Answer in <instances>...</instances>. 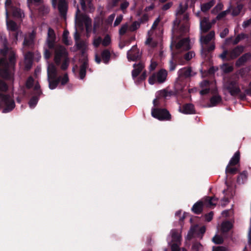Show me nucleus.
Wrapping results in <instances>:
<instances>
[{
    "label": "nucleus",
    "instance_id": "1",
    "mask_svg": "<svg viewBox=\"0 0 251 251\" xmlns=\"http://www.w3.org/2000/svg\"><path fill=\"white\" fill-rule=\"evenodd\" d=\"M170 48L172 50L173 58L181 65H184L186 61L190 60L195 56V53L192 51L186 52L184 55L183 58L180 57L179 55L182 50L187 51L190 49L189 38L181 39L178 42L175 40H172Z\"/></svg>",
    "mask_w": 251,
    "mask_h": 251
},
{
    "label": "nucleus",
    "instance_id": "2",
    "mask_svg": "<svg viewBox=\"0 0 251 251\" xmlns=\"http://www.w3.org/2000/svg\"><path fill=\"white\" fill-rule=\"evenodd\" d=\"M16 62V57L14 54H11L9 57L8 60L5 58H0V76L7 80L9 83L14 81L13 74L9 70L10 68H13Z\"/></svg>",
    "mask_w": 251,
    "mask_h": 251
},
{
    "label": "nucleus",
    "instance_id": "3",
    "mask_svg": "<svg viewBox=\"0 0 251 251\" xmlns=\"http://www.w3.org/2000/svg\"><path fill=\"white\" fill-rule=\"evenodd\" d=\"M8 89L7 83L2 80L0 79V91L6 92ZM15 104L14 100L9 95H5L0 93V107H5L4 112L11 111L15 107Z\"/></svg>",
    "mask_w": 251,
    "mask_h": 251
},
{
    "label": "nucleus",
    "instance_id": "4",
    "mask_svg": "<svg viewBox=\"0 0 251 251\" xmlns=\"http://www.w3.org/2000/svg\"><path fill=\"white\" fill-rule=\"evenodd\" d=\"M224 87L231 96L236 97L238 96L239 98L242 100L246 99V94L241 93L238 80L229 79L227 80L224 84Z\"/></svg>",
    "mask_w": 251,
    "mask_h": 251
},
{
    "label": "nucleus",
    "instance_id": "5",
    "mask_svg": "<svg viewBox=\"0 0 251 251\" xmlns=\"http://www.w3.org/2000/svg\"><path fill=\"white\" fill-rule=\"evenodd\" d=\"M55 42L56 35L55 32L52 28L49 27L47 38L46 41V46L44 47V57L46 60L50 58L52 52L50 50V49H53L55 48Z\"/></svg>",
    "mask_w": 251,
    "mask_h": 251
},
{
    "label": "nucleus",
    "instance_id": "6",
    "mask_svg": "<svg viewBox=\"0 0 251 251\" xmlns=\"http://www.w3.org/2000/svg\"><path fill=\"white\" fill-rule=\"evenodd\" d=\"M75 25L80 29H83L85 25L87 32L91 30V19L86 14L81 13L78 5L75 15Z\"/></svg>",
    "mask_w": 251,
    "mask_h": 251
},
{
    "label": "nucleus",
    "instance_id": "7",
    "mask_svg": "<svg viewBox=\"0 0 251 251\" xmlns=\"http://www.w3.org/2000/svg\"><path fill=\"white\" fill-rule=\"evenodd\" d=\"M244 49L245 47L243 46H237L229 50L225 49L222 53L220 55V57L223 61H229L234 59L240 55L244 51Z\"/></svg>",
    "mask_w": 251,
    "mask_h": 251
},
{
    "label": "nucleus",
    "instance_id": "8",
    "mask_svg": "<svg viewBox=\"0 0 251 251\" xmlns=\"http://www.w3.org/2000/svg\"><path fill=\"white\" fill-rule=\"evenodd\" d=\"M29 95L31 97L28 101V105L30 108H34L37 105L40 96L43 95L38 82L35 83L32 90L29 92Z\"/></svg>",
    "mask_w": 251,
    "mask_h": 251
},
{
    "label": "nucleus",
    "instance_id": "9",
    "mask_svg": "<svg viewBox=\"0 0 251 251\" xmlns=\"http://www.w3.org/2000/svg\"><path fill=\"white\" fill-rule=\"evenodd\" d=\"M168 73L167 71L161 69L156 73H153L149 78V83L153 85L155 83L161 84L164 82L166 79Z\"/></svg>",
    "mask_w": 251,
    "mask_h": 251
},
{
    "label": "nucleus",
    "instance_id": "10",
    "mask_svg": "<svg viewBox=\"0 0 251 251\" xmlns=\"http://www.w3.org/2000/svg\"><path fill=\"white\" fill-rule=\"evenodd\" d=\"M151 115L159 121H170L172 118L169 111L165 108H152Z\"/></svg>",
    "mask_w": 251,
    "mask_h": 251
},
{
    "label": "nucleus",
    "instance_id": "11",
    "mask_svg": "<svg viewBox=\"0 0 251 251\" xmlns=\"http://www.w3.org/2000/svg\"><path fill=\"white\" fill-rule=\"evenodd\" d=\"M50 50H54V61L56 65L61 64V60L68 57V52L62 46L55 45V48Z\"/></svg>",
    "mask_w": 251,
    "mask_h": 251
},
{
    "label": "nucleus",
    "instance_id": "12",
    "mask_svg": "<svg viewBox=\"0 0 251 251\" xmlns=\"http://www.w3.org/2000/svg\"><path fill=\"white\" fill-rule=\"evenodd\" d=\"M206 230L205 227H200L198 225H194L191 227L187 235L188 238L191 239L193 237H201Z\"/></svg>",
    "mask_w": 251,
    "mask_h": 251
},
{
    "label": "nucleus",
    "instance_id": "13",
    "mask_svg": "<svg viewBox=\"0 0 251 251\" xmlns=\"http://www.w3.org/2000/svg\"><path fill=\"white\" fill-rule=\"evenodd\" d=\"M188 30L189 28L187 24H181L179 22L173 31V37L179 38V37L184 36L188 31Z\"/></svg>",
    "mask_w": 251,
    "mask_h": 251
},
{
    "label": "nucleus",
    "instance_id": "14",
    "mask_svg": "<svg viewBox=\"0 0 251 251\" xmlns=\"http://www.w3.org/2000/svg\"><path fill=\"white\" fill-rule=\"evenodd\" d=\"M141 57V53L136 45L133 46L127 52V58L129 61H136Z\"/></svg>",
    "mask_w": 251,
    "mask_h": 251
},
{
    "label": "nucleus",
    "instance_id": "15",
    "mask_svg": "<svg viewBox=\"0 0 251 251\" xmlns=\"http://www.w3.org/2000/svg\"><path fill=\"white\" fill-rule=\"evenodd\" d=\"M6 25L8 30L14 32L12 34V36L13 38V40L16 41L18 40V25L17 23L13 20H9L8 18H6Z\"/></svg>",
    "mask_w": 251,
    "mask_h": 251
},
{
    "label": "nucleus",
    "instance_id": "16",
    "mask_svg": "<svg viewBox=\"0 0 251 251\" xmlns=\"http://www.w3.org/2000/svg\"><path fill=\"white\" fill-rule=\"evenodd\" d=\"M133 67L134 69L132 71V77L135 81L139 75L144 69L145 65L142 61H140L138 63H134L133 65Z\"/></svg>",
    "mask_w": 251,
    "mask_h": 251
},
{
    "label": "nucleus",
    "instance_id": "17",
    "mask_svg": "<svg viewBox=\"0 0 251 251\" xmlns=\"http://www.w3.org/2000/svg\"><path fill=\"white\" fill-rule=\"evenodd\" d=\"M179 111L184 114H196V110L194 104L188 103L180 106Z\"/></svg>",
    "mask_w": 251,
    "mask_h": 251
},
{
    "label": "nucleus",
    "instance_id": "18",
    "mask_svg": "<svg viewBox=\"0 0 251 251\" xmlns=\"http://www.w3.org/2000/svg\"><path fill=\"white\" fill-rule=\"evenodd\" d=\"M251 58V53L247 52L240 56L236 61L235 66L237 67H240L243 66L245 63Z\"/></svg>",
    "mask_w": 251,
    "mask_h": 251
},
{
    "label": "nucleus",
    "instance_id": "19",
    "mask_svg": "<svg viewBox=\"0 0 251 251\" xmlns=\"http://www.w3.org/2000/svg\"><path fill=\"white\" fill-rule=\"evenodd\" d=\"M178 76L180 79L190 77L192 75V70L190 67H184L178 72Z\"/></svg>",
    "mask_w": 251,
    "mask_h": 251
},
{
    "label": "nucleus",
    "instance_id": "20",
    "mask_svg": "<svg viewBox=\"0 0 251 251\" xmlns=\"http://www.w3.org/2000/svg\"><path fill=\"white\" fill-rule=\"evenodd\" d=\"M58 9L62 17H64L66 16L68 6L65 0H59L58 4Z\"/></svg>",
    "mask_w": 251,
    "mask_h": 251
},
{
    "label": "nucleus",
    "instance_id": "21",
    "mask_svg": "<svg viewBox=\"0 0 251 251\" xmlns=\"http://www.w3.org/2000/svg\"><path fill=\"white\" fill-rule=\"evenodd\" d=\"M205 47H202L201 50V54L203 57H208L209 53L214 50L215 48V44L212 43L210 45H206Z\"/></svg>",
    "mask_w": 251,
    "mask_h": 251
},
{
    "label": "nucleus",
    "instance_id": "22",
    "mask_svg": "<svg viewBox=\"0 0 251 251\" xmlns=\"http://www.w3.org/2000/svg\"><path fill=\"white\" fill-rule=\"evenodd\" d=\"M48 78L54 79L57 77V70L53 64H50L48 67Z\"/></svg>",
    "mask_w": 251,
    "mask_h": 251
},
{
    "label": "nucleus",
    "instance_id": "23",
    "mask_svg": "<svg viewBox=\"0 0 251 251\" xmlns=\"http://www.w3.org/2000/svg\"><path fill=\"white\" fill-rule=\"evenodd\" d=\"M88 60L86 58H84L83 62L80 67L79 75L80 79H83L86 76V68L88 67Z\"/></svg>",
    "mask_w": 251,
    "mask_h": 251
},
{
    "label": "nucleus",
    "instance_id": "24",
    "mask_svg": "<svg viewBox=\"0 0 251 251\" xmlns=\"http://www.w3.org/2000/svg\"><path fill=\"white\" fill-rule=\"evenodd\" d=\"M203 201H200L196 202L191 208L192 211L196 214H201L203 210Z\"/></svg>",
    "mask_w": 251,
    "mask_h": 251
},
{
    "label": "nucleus",
    "instance_id": "25",
    "mask_svg": "<svg viewBox=\"0 0 251 251\" xmlns=\"http://www.w3.org/2000/svg\"><path fill=\"white\" fill-rule=\"evenodd\" d=\"M211 27L210 23L208 22V19L204 17L200 23V28L202 32H206Z\"/></svg>",
    "mask_w": 251,
    "mask_h": 251
},
{
    "label": "nucleus",
    "instance_id": "26",
    "mask_svg": "<svg viewBox=\"0 0 251 251\" xmlns=\"http://www.w3.org/2000/svg\"><path fill=\"white\" fill-rule=\"evenodd\" d=\"M218 201V199L214 197H206L203 202V206L205 205L206 206L210 207L212 206H215L216 203L215 202Z\"/></svg>",
    "mask_w": 251,
    "mask_h": 251
},
{
    "label": "nucleus",
    "instance_id": "27",
    "mask_svg": "<svg viewBox=\"0 0 251 251\" xmlns=\"http://www.w3.org/2000/svg\"><path fill=\"white\" fill-rule=\"evenodd\" d=\"M115 17V14H111L104 22H103V28L104 30H107L109 27L112 25Z\"/></svg>",
    "mask_w": 251,
    "mask_h": 251
},
{
    "label": "nucleus",
    "instance_id": "28",
    "mask_svg": "<svg viewBox=\"0 0 251 251\" xmlns=\"http://www.w3.org/2000/svg\"><path fill=\"white\" fill-rule=\"evenodd\" d=\"M240 160V152L239 151H238L235 152L233 156L230 159L228 164L231 166H236L239 163Z\"/></svg>",
    "mask_w": 251,
    "mask_h": 251
},
{
    "label": "nucleus",
    "instance_id": "29",
    "mask_svg": "<svg viewBox=\"0 0 251 251\" xmlns=\"http://www.w3.org/2000/svg\"><path fill=\"white\" fill-rule=\"evenodd\" d=\"M215 32L214 31H210L206 36H201V43L207 45L208 43L214 37Z\"/></svg>",
    "mask_w": 251,
    "mask_h": 251
},
{
    "label": "nucleus",
    "instance_id": "30",
    "mask_svg": "<svg viewBox=\"0 0 251 251\" xmlns=\"http://www.w3.org/2000/svg\"><path fill=\"white\" fill-rule=\"evenodd\" d=\"M231 165H229V164H228L226 167L225 171V173L226 174V179H227L229 175H234L237 174L239 171L237 168L231 167Z\"/></svg>",
    "mask_w": 251,
    "mask_h": 251
},
{
    "label": "nucleus",
    "instance_id": "31",
    "mask_svg": "<svg viewBox=\"0 0 251 251\" xmlns=\"http://www.w3.org/2000/svg\"><path fill=\"white\" fill-rule=\"evenodd\" d=\"M49 81V87L50 89H54L56 88L60 83V77H56V78L54 79H49L48 78Z\"/></svg>",
    "mask_w": 251,
    "mask_h": 251
},
{
    "label": "nucleus",
    "instance_id": "32",
    "mask_svg": "<svg viewBox=\"0 0 251 251\" xmlns=\"http://www.w3.org/2000/svg\"><path fill=\"white\" fill-rule=\"evenodd\" d=\"M222 100L221 96L219 94H215L213 95L210 99V102L211 106H215L218 104L220 103Z\"/></svg>",
    "mask_w": 251,
    "mask_h": 251
},
{
    "label": "nucleus",
    "instance_id": "33",
    "mask_svg": "<svg viewBox=\"0 0 251 251\" xmlns=\"http://www.w3.org/2000/svg\"><path fill=\"white\" fill-rule=\"evenodd\" d=\"M9 13H11L12 16L17 18H21L23 13L21 12L20 8L14 6L9 10Z\"/></svg>",
    "mask_w": 251,
    "mask_h": 251
},
{
    "label": "nucleus",
    "instance_id": "34",
    "mask_svg": "<svg viewBox=\"0 0 251 251\" xmlns=\"http://www.w3.org/2000/svg\"><path fill=\"white\" fill-rule=\"evenodd\" d=\"M110 56V52L108 49L104 50L101 53V59L105 64H107L109 62Z\"/></svg>",
    "mask_w": 251,
    "mask_h": 251
},
{
    "label": "nucleus",
    "instance_id": "35",
    "mask_svg": "<svg viewBox=\"0 0 251 251\" xmlns=\"http://www.w3.org/2000/svg\"><path fill=\"white\" fill-rule=\"evenodd\" d=\"M232 227V225L229 221L223 222L221 225V231L223 233H226Z\"/></svg>",
    "mask_w": 251,
    "mask_h": 251
},
{
    "label": "nucleus",
    "instance_id": "36",
    "mask_svg": "<svg viewBox=\"0 0 251 251\" xmlns=\"http://www.w3.org/2000/svg\"><path fill=\"white\" fill-rule=\"evenodd\" d=\"M215 4V1L211 0L210 1L201 5V10L202 12H205L208 11Z\"/></svg>",
    "mask_w": 251,
    "mask_h": 251
},
{
    "label": "nucleus",
    "instance_id": "37",
    "mask_svg": "<svg viewBox=\"0 0 251 251\" xmlns=\"http://www.w3.org/2000/svg\"><path fill=\"white\" fill-rule=\"evenodd\" d=\"M172 92H169L165 89H163L159 91L156 96L162 100L163 101H164L165 99H166L167 97L170 96Z\"/></svg>",
    "mask_w": 251,
    "mask_h": 251
},
{
    "label": "nucleus",
    "instance_id": "38",
    "mask_svg": "<svg viewBox=\"0 0 251 251\" xmlns=\"http://www.w3.org/2000/svg\"><path fill=\"white\" fill-rule=\"evenodd\" d=\"M12 0H6L5 2L6 18H9V10L14 7Z\"/></svg>",
    "mask_w": 251,
    "mask_h": 251
},
{
    "label": "nucleus",
    "instance_id": "39",
    "mask_svg": "<svg viewBox=\"0 0 251 251\" xmlns=\"http://www.w3.org/2000/svg\"><path fill=\"white\" fill-rule=\"evenodd\" d=\"M221 69L225 74L231 73L233 70V67L228 63H224L221 67Z\"/></svg>",
    "mask_w": 251,
    "mask_h": 251
},
{
    "label": "nucleus",
    "instance_id": "40",
    "mask_svg": "<svg viewBox=\"0 0 251 251\" xmlns=\"http://www.w3.org/2000/svg\"><path fill=\"white\" fill-rule=\"evenodd\" d=\"M3 49L0 50V52L3 56H6L8 51V42L5 37L3 42Z\"/></svg>",
    "mask_w": 251,
    "mask_h": 251
},
{
    "label": "nucleus",
    "instance_id": "41",
    "mask_svg": "<svg viewBox=\"0 0 251 251\" xmlns=\"http://www.w3.org/2000/svg\"><path fill=\"white\" fill-rule=\"evenodd\" d=\"M248 172L247 171H244L240 173L237 177V182L239 184L243 183L245 180L247 178Z\"/></svg>",
    "mask_w": 251,
    "mask_h": 251
},
{
    "label": "nucleus",
    "instance_id": "42",
    "mask_svg": "<svg viewBox=\"0 0 251 251\" xmlns=\"http://www.w3.org/2000/svg\"><path fill=\"white\" fill-rule=\"evenodd\" d=\"M50 11V8L48 6L41 5L38 8V12L40 15H45L47 14Z\"/></svg>",
    "mask_w": 251,
    "mask_h": 251
},
{
    "label": "nucleus",
    "instance_id": "43",
    "mask_svg": "<svg viewBox=\"0 0 251 251\" xmlns=\"http://www.w3.org/2000/svg\"><path fill=\"white\" fill-rule=\"evenodd\" d=\"M34 82V79L32 76H29L25 82V87L27 89H30L33 86Z\"/></svg>",
    "mask_w": 251,
    "mask_h": 251
},
{
    "label": "nucleus",
    "instance_id": "44",
    "mask_svg": "<svg viewBox=\"0 0 251 251\" xmlns=\"http://www.w3.org/2000/svg\"><path fill=\"white\" fill-rule=\"evenodd\" d=\"M101 25H103V20L100 19H98L97 20H95L93 25V32L95 33L98 28H99Z\"/></svg>",
    "mask_w": 251,
    "mask_h": 251
},
{
    "label": "nucleus",
    "instance_id": "45",
    "mask_svg": "<svg viewBox=\"0 0 251 251\" xmlns=\"http://www.w3.org/2000/svg\"><path fill=\"white\" fill-rule=\"evenodd\" d=\"M247 37V35L244 33H241L238 34L235 39L233 41V44L236 45L241 40L244 39Z\"/></svg>",
    "mask_w": 251,
    "mask_h": 251
},
{
    "label": "nucleus",
    "instance_id": "46",
    "mask_svg": "<svg viewBox=\"0 0 251 251\" xmlns=\"http://www.w3.org/2000/svg\"><path fill=\"white\" fill-rule=\"evenodd\" d=\"M243 9V5L242 4H238L237 6L234 8L232 11V15L233 16H238L241 12Z\"/></svg>",
    "mask_w": 251,
    "mask_h": 251
},
{
    "label": "nucleus",
    "instance_id": "47",
    "mask_svg": "<svg viewBox=\"0 0 251 251\" xmlns=\"http://www.w3.org/2000/svg\"><path fill=\"white\" fill-rule=\"evenodd\" d=\"M63 62L61 65V70L65 71L66 70L69 65L70 60L69 57H67L64 59H62Z\"/></svg>",
    "mask_w": 251,
    "mask_h": 251
},
{
    "label": "nucleus",
    "instance_id": "48",
    "mask_svg": "<svg viewBox=\"0 0 251 251\" xmlns=\"http://www.w3.org/2000/svg\"><path fill=\"white\" fill-rule=\"evenodd\" d=\"M33 42V39L31 35H30L28 38H25L23 45L25 46L29 47L32 44Z\"/></svg>",
    "mask_w": 251,
    "mask_h": 251
},
{
    "label": "nucleus",
    "instance_id": "49",
    "mask_svg": "<svg viewBox=\"0 0 251 251\" xmlns=\"http://www.w3.org/2000/svg\"><path fill=\"white\" fill-rule=\"evenodd\" d=\"M147 71L146 70H144L142 73V74L137 78L135 81L138 83H140L142 81L145 80L147 77Z\"/></svg>",
    "mask_w": 251,
    "mask_h": 251
},
{
    "label": "nucleus",
    "instance_id": "50",
    "mask_svg": "<svg viewBox=\"0 0 251 251\" xmlns=\"http://www.w3.org/2000/svg\"><path fill=\"white\" fill-rule=\"evenodd\" d=\"M127 29H128V25L127 24L122 25L119 31L120 35H124L126 33Z\"/></svg>",
    "mask_w": 251,
    "mask_h": 251
},
{
    "label": "nucleus",
    "instance_id": "51",
    "mask_svg": "<svg viewBox=\"0 0 251 251\" xmlns=\"http://www.w3.org/2000/svg\"><path fill=\"white\" fill-rule=\"evenodd\" d=\"M212 241L216 244H221L224 242L223 239L218 235H216L213 237Z\"/></svg>",
    "mask_w": 251,
    "mask_h": 251
},
{
    "label": "nucleus",
    "instance_id": "52",
    "mask_svg": "<svg viewBox=\"0 0 251 251\" xmlns=\"http://www.w3.org/2000/svg\"><path fill=\"white\" fill-rule=\"evenodd\" d=\"M111 43V38L109 35H106L101 41L102 45L104 47L108 46Z\"/></svg>",
    "mask_w": 251,
    "mask_h": 251
},
{
    "label": "nucleus",
    "instance_id": "53",
    "mask_svg": "<svg viewBox=\"0 0 251 251\" xmlns=\"http://www.w3.org/2000/svg\"><path fill=\"white\" fill-rule=\"evenodd\" d=\"M140 26V24L137 22H134L129 26L128 30L130 31H134L137 30Z\"/></svg>",
    "mask_w": 251,
    "mask_h": 251
},
{
    "label": "nucleus",
    "instance_id": "54",
    "mask_svg": "<svg viewBox=\"0 0 251 251\" xmlns=\"http://www.w3.org/2000/svg\"><path fill=\"white\" fill-rule=\"evenodd\" d=\"M76 48L78 50H81V53L82 55H83L85 52L84 50V44L82 42H76L75 43Z\"/></svg>",
    "mask_w": 251,
    "mask_h": 251
},
{
    "label": "nucleus",
    "instance_id": "55",
    "mask_svg": "<svg viewBox=\"0 0 251 251\" xmlns=\"http://www.w3.org/2000/svg\"><path fill=\"white\" fill-rule=\"evenodd\" d=\"M68 35L69 32L67 30L64 31L62 36V40L63 43L66 45H70L69 41L68 40Z\"/></svg>",
    "mask_w": 251,
    "mask_h": 251
},
{
    "label": "nucleus",
    "instance_id": "56",
    "mask_svg": "<svg viewBox=\"0 0 251 251\" xmlns=\"http://www.w3.org/2000/svg\"><path fill=\"white\" fill-rule=\"evenodd\" d=\"M163 101L162 100L159 98L157 96H156V99H155L153 100V104L154 105V106L156 107V108H158V107H160L162 106L161 102Z\"/></svg>",
    "mask_w": 251,
    "mask_h": 251
},
{
    "label": "nucleus",
    "instance_id": "57",
    "mask_svg": "<svg viewBox=\"0 0 251 251\" xmlns=\"http://www.w3.org/2000/svg\"><path fill=\"white\" fill-rule=\"evenodd\" d=\"M229 10H226L220 13L216 17V19L218 20H220L225 17L226 15L229 13Z\"/></svg>",
    "mask_w": 251,
    "mask_h": 251
},
{
    "label": "nucleus",
    "instance_id": "58",
    "mask_svg": "<svg viewBox=\"0 0 251 251\" xmlns=\"http://www.w3.org/2000/svg\"><path fill=\"white\" fill-rule=\"evenodd\" d=\"M58 77H60V82L62 85H65L69 81V77L67 74H65L63 77L60 76Z\"/></svg>",
    "mask_w": 251,
    "mask_h": 251
},
{
    "label": "nucleus",
    "instance_id": "59",
    "mask_svg": "<svg viewBox=\"0 0 251 251\" xmlns=\"http://www.w3.org/2000/svg\"><path fill=\"white\" fill-rule=\"evenodd\" d=\"M176 63L174 62L173 59L169 61V70L170 71H173L176 69Z\"/></svg>",
    "mask_w": 251,
    "mask_h": 251
},
{
    "label": "nucleus",
    "instance_id": "60",
    "mask_svg": "<svg viewBox=\"0 0 251 251\" xmlns=\"http://www.w3.org/2000/svg\"><path fill=\"white\" fill-rule=\"evenodd\" d=\"M123 20V16L122 15H120L118 16L114 23L113 26L114 27L118 26L122 22Z\"/></svg>",
    "mask_w": 251,
    "mask_h": 251
},
{
    "label": "nucleus",
    "instance_id": "61",
    "mask_svg": "<svg viewBox=\"0 0 251 251\" xmlns=\"http://www.w3.org/2000/svg\"><path fill=\"white\" fill-rule=\"evenodd\" d=\"M187 8V5H186L185 7H183L182 4H180L179 7V9L177 12V15H182L185 11V10Z\"/></svg>",
    "mask_w": 251,
    "mask_h": 251
},
{
    "label": "nucleus",
    "instance_id": "62",
    "mask_svg": "<svg viewBox=\"0 0 251 251\" xmlns=\"http://www.w3.org/2000/svg\"><path fill=\"white\" fill-rule=\"evenodd\" d=\"M213 212L212 211L210 212L209 213L205 214V219L207 222H210L212 220L213 216Z\"/></svg>",
    "mask_w": 251,
    "mask_h": 251
},
{
    "label": "nucleus",
    "instance_id": "63",
    "mask_svg": "<svg viewBox=\"0 0 251 251\" xmlns=\"http://www.w3.org/2000/svg\"><path fill=\"white\" fill-rule=\"evenodd\" d=\"M101 41H102L101 38L100 37H99L98 38L95 39L94 40V43H93L94 46L95 47L98 48L100 46V45L101 43Z\"/></svg>",
    "mask_w": 251,
    "mask_h": 251
},
{
    "label": "nucleus",
    "instance_id": "64",
    "mask_svg": "<svg viewBox=\"0 0 251 251\" xmlns=\"http://www.w3.org/2000/svg\"><path fill=\"white\" fill-rule=\"evenodd\" d=\"M129 3L127 1H125L121 4L120 9L123 12L126 10V9L128 7Z\"/></svg>",
    "mask_w": 251,
    "mask_h": 251
}]
</instances>
